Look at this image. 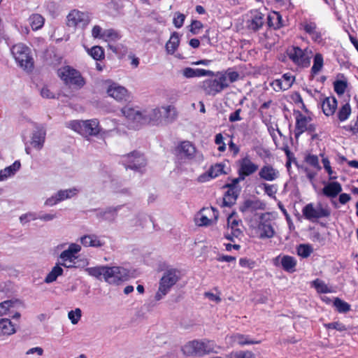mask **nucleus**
<instances>
[{"mask_svg": "<svg viewBox=\"0 0 358 358\" xmlns=\"http://www.w3.org/2000/svg\"><path fill=\"white\" fill-rule=\"evenodd\" d=\"M215 344L212 341L201 339L189 341L182 348L183 354L190 357H202L214 350Z\"/></svg>", "mask_w": 358, "mask_h": 358, "instance_id": "obj_1", "label": "nucleus"}, {"mask_svg": "<svg viewBox=\"0 0 358 358\" xmlns=\"http://www.w3.org/2000/svg\"><path fill=\"white\" fill-rule=\"evenodd\" d=\"M179 279L180 275L177 270L171 268L166 271L159 280V288L155 296V300L162 299Z\"/></svg>", "mask_w": 358, "mask_h": 358, "instance_id": "obj_2", "label": "nucleus"}, {"mask_svg": "<svg viewBox=\"0 0 358 358\" xmlns=\"http://www.w3.org/2000/svg\"><path fill=\"white\" fill-rule=\"evenodd\" d=\"M252 229L256 236L259 239L272 238L275 234L269 213H262L256 226H254Z\"/></svg>", "mask_w": 358, "mask_h": 358, "instance_id": "obj_3", "label": "nucleus"}, {"mask_svg": "<svg viewBox=\"0 0 358 358\" xmlns=\"http://www.w3.org/2000/svg\"><path fill=\"white\" fill-rule=\"evenodd\" d=\"M99 121L96 119L88 120H73L68 127L82 136H96L99 131Z\"/></svg>", "mask_w": 358, "mask_h": 358, "instance_id": "obj_4", "label": "nucleus"}, {"mask_svg": "<svg viewBox=\"0 0 358 358\" xmlns=\"http://www.w3.org/2000/svg\"><path fill=\"white\" fill-rule=\"evenodd\" d=\"M11 53L18 64L24 69L29 70L33 67V59L31 51L25 44L19 43L11 48Z\"/></svg>", "mask_w": 358, "mask_h": 358, "instance_id": "obj_5", "label": "nucleus"}, {"mask_svg": "<svg viewBox=\"0 0 358 358\" xmlns=\"http://www.w3.org/2000/svg\"><path fill=\"white\" fill-rule=\"evenodd\" d=\"M58 76L66 85H73L78 88L83 87L85 81L80 73L77 70L66 66L58 70Z\"/></svg>", "mask_w": 358, "mask_h": 358, "instance_id": "obj_6", "label": "nucleus"}, {"mask_svg": "<svg viewBox=\"0 0 358 358\" xmlns=\"http://www.w3.org/2000/svg\"><path fill=\"white\" fill-rule=\"evenodd\" d=\"M129 279V271L122 266H106L104 280L114 285H119Z\"/></svg>", "mask_w": 358, "mask_h": 358, "instance_id": "obj_7", "label": "nucleus"}, {"mask_svg": "<svg viewBox=\"0 0 358 358\" xmlns=\"http://www.w3.org/2000/svg\"><path fill=\"white\" fill-rule=\"evenodd\" d=\"M219 217L218 210L214 207L201 209L194 217V222L199 227H208L216 224Z\"/></svg>", "mask_w": 358, "mask_h": 358, "instance_id": "obj_8", "label": "nucleus"}, {"mask_svg": "<svg viewBox=\"0 0 358 358\" xmlns=\"http://www.w3.org/2000/svg\"><path fill=\"white\" fill-rule=\"evenodd\" d=\"M302 213L306 220L315 222L320 218L329 217L331 211L327 206H323L321 203L315 206L310 203L303 208Z\"/></svg>", "mask_w": 358, "mask_h": 358, "instance_id": "obj_9", "label": "nucleus"}, {"mask_svg": "<svg viewBox=\"0 0 358 358\" xmlns=\"http://www.w3.org/2000/svg\"><path fill=\"white\" fill-rule=\"evenodd\" d=\"M313 55L311 50L293 47L288 52L289 58L298 66L307 68L310 66Z\"/></svg>", "mask_w": 358, "mask_h": 358, "instance_id": "obj_10", "label": "nucleus"}, {"mask_svg": "<svg viewBox=\"0 0 358 358\" xmlns=\"http://www.w3.org/2000/svg\"><path fill=\"white\" fill-rule=\"evenodd\" d=\"M90 22L88 13L78 10H71L66 17V24L69 27L84 29Z\"/></svg>", "mask_w": 358, "mask_h": 358, "instance_id": "obj_11", "label": "nucleus"}, {"mask_svg": "<svg viewBox=\"0 0 358 358\" xmlns=\"http://www.w3.org/2000/svg\"><path fill=\"white\" fill-rule=\"evenodd\" d=\"M313 120L312 115L302 114L298 113L296 116V125H295V137L298 138L301 134L306 131H314L315 126L311 123Z\"/></svg>", "mask_w": 358, "mask_h": 358, "instance_id": "obj_12", "label": "nucleus"}, {"mask_svg": "<svg viewBox=\"0 0 358 358\" xmlns=\"http://www.w3.org/2000/svg\"><path fill=\"white\" fill-rule=\"evenodd\" d=\"M217 78H208L202 82L201 88L207 95H215L224 88V75L219 72Z\"/></svg>", "mask_w": 358, "mask_h": 358, "instance_id": "obj_13", "label": "nucleus"}, {"mask_svg": "<svg viewBox=\"0 0 358 358\" xmlns=\"http://www.w3.org/2000/svg\"><path fill=\"white\" fill-rule=\"evenodd\" d=\"M122 162L126 169L141 171L146 165V160L143 155L138 152H133L122 158Z\"/></svg>", "mask_w": 358, "mask_h": 358, "instance_id": "obj_14", "label": "nucleus"}, {"mask_svg": "<svg viewBox=\"0 0 358 358\" xmlns=\"http://www.w3.org/2000/svg\"><path fill=\"white\" fill-rule=\"evenodd\" d=\"M239 180H244L245 177L252 175L259 169V166L253 162L248 155L238 161Z\"/></svg>", "mask_w": 358, "mask_h": 358, "instance_id": "obj_15", "label": "nucleus"}, {"mask_svg": "<svg viewBox=\"0 0 358 358\" xmlns=\"http://www.w3.org/2000/svg\"><path fill=\"white\" fill-rule=\"evenodd\" d=\"M300 29L304 31L311 39L316 43H320L322 40V34L317 28L316 23L309 19H304L300 23Z\"/></svg>", "mask_w": 358, "mask_h": 358, "instance_id": "obj_16", "label": "nucleus"}, {"mask_svg": "<svg viewBox=\"0 0 358 358\" xmlns=\"http://www.w3.org/2000/svg\"><path fill=\"white\" fill-rule=\"evenodd\" d=\"M238 182L239 178H235L231 183L225 185V206L235 203L241 191Z\"/></svg>", "mask_w": 358, "mask_h": 358, "instance_id": "obj_17", "label": "nucleus"}, {"mask_svg": "<svg viewBox=\"0 0 358 358\" xmlns=\"http://www.w3.org/2000/svg\"><path fill=\"white\" fill-rule=\"evenodd\" d=\"M81 246L77 243H71L69 248L64 250L59 255V258L63 261L62 266L66 268H71V264L67 262L73 263L77 258L76 255L80 252Z\"/></svg>", "mask_w": 358, "mask_h": 358, "instance_id": "obj_18", "label": "nucleus"}, {"mask_svg": "<svg viewBox=\"0 0 358 358\" xmlns=\"http://www.w3.org/2000/svg\"><path fill=\"white\" fill-rule=\"evenodd\" d=\"M273 263L275 266H281L286 272L294 273L296 271L297 261L289 255H278L273 259Z\"/></svg>", "mask_w": 358, "mask_h": 358, "instance_id": "obj_19", "label": "nucleus"}, {"mask_svg": "<svg viewBox=\"0 0 358 358\" xmlns=\"http://www.w3.org/2000/svg\"><path fill=\"white\" fill-rule=\"evenodd\" d=\"M108 95L117 101H126L129 98L127 90L115 83H111L106 89Z\"/></svg>", "mask_w": 358, "mask_h": 358, "instance_id": "obj_20", "label": "nucleus"}, {"mask_svg": "<svg viewBox=\"0 0 358 358\" xmlns=\"http://www.w3.org/2000/svg\"><path fill=\"white\" fill-rule=\"evenodd\" d=\"M239 225L240 222L237 220L236 216L230 215L227 217V228L225 238L232 241L234 238L239 237L242 234Z\"/></svg>", "mask_w": 358, "mask_h": 358, "instance_id": "obj_21", "label": "nucleus"}, {"mask_svg": "<svg viewBox=\"0 0 358 358\" xmlns=\"http://www.w3.org/2000/svg\"><path fill=\"white\" fill-rule=\"evenodd\" d=\"M260 179L264 181L273 182L280 178V171L273 165L266 164L261 167L258 173Z\"/></svg>", "mask_w": 358, "mask_h": 358, "instance_id": "obj_22", "label": "nucleus"}, {"mask_svg": "<svg viewBox=\"0 0 358 358\" xmlns=\"http://www.w3.org/2000/svg\"><path fill=\"white\" fill-rule=\"evenodd\" d=\"M294 81V77L290 73H287L283 74L280 78L274 80L271 85L275 91L278 92L290 88Z\"/></svg>", "mask_w": 358, "mask_h": 358, "instance_id": "obj_23", "label": "nucleus"}, {"mask_svg": "<svg viewBox=\"0 0 358 358\" xmlns=\"http://www.w3.org/2000/svg\"><path fill=\"white\" fill-rule=\"evenodd\" d=\"M80 241L86 248H101L105 245L103 238L95 234L84 235L80 238Z\"/></svg>", "mask_w": 358, "mask_h": 358, "instance_id": "obj_24", "label": "nucleus"}, {"mask_svg": "<svg viewBox=\"0 0 358 358\" xmlns=\"http://www.w3.org/2000/svg\"><path fill=\"white\" fill-rule=\"evenodd\" d=\"M248 17V27L254 31L258 30L264 24V15L258 10H250Z\"/></svg>", "mask_w": 358, "mask_h": 358, "instance_id": "obj_25", "label": "nucleus"}, {"mask_svg": "<svg viewBox=\"0 0 358 358\" xmlns=\"http://www.w3.org/2000/svg\"><path fill=\"white\" fill-rule=\"evenodd\" d=\"M121 111L123 115L129 120L138 124H143L144 112H140L139 110L129 106L124 107Z\"/></svg>", "mask_w": 358, "mask_h": 358, "instance_id": "obj_26", "label": "nucleus"}, {"mask_svg": "<svg viewBox=\"0 0 358 358\" xmlns=\"http://www.w3.org/2000/svg\"><path fill=\"white\" fill-rule=\"evenodd\" d=\"M337 107L338 102L334 96L325 97L322 101V109L326 116L334 115Z\"/></svg>", "mask_w": 358, "mask_h": 358, "instance_id": "obj_27", "label": "nucleus"}, {"mask_svg": "<svg viewBox=\"0 0 358 358\" xmlns=\"http://www.w3.org/2000/svg\"><path fill=\"white\" fill-rule=\"evenodd\" d=\"M266 204L259 199H248L240 206V210L243 213L253 212L257 210H264Z\"/></svg>", "mask_w": 358, "mask_h": 358, "instance_id": "obj_28", "label": "nucleus"}, {"mask_svg": "<svg viewBox=\"0 0 358 358\" xmlns=\"http://www.w3.org/2000/svg\"><path fill=\"white\" fill-rule=\"evenodd\" d=\"M162 108H157L149 111H144L143 124L151 122H157L164 120Z\"/></svg>", "mask_w": 358, "mask_h": 358, "instance_id": "obj_29", "label": "nucleus"}, {"mask_svg": "<svg viewBox=\"0 0 358 358\" xmlns=\"http://www.w3.org/2000/svg\"><path fill=\"white\" fill-rule=\"evenodd\" d=\"M45 138V131L42 128H38L34 131L31 143L36 150H41L44 144Z\"/></svg>", "mask_w": 358, "mask_h": 358, "instance_id": "obj_30", "label": "nucleus"}, {"mask_svg": "<svg viewBox=\"0 0 358 358\" xmlns=\"http://www.w3.org/2000/svg\"><path fill=\"white\" fill-rule=\"evenodd\" d=\"M178 154L181 158L191 159L195 154V148L189 141L182 142L178 146Z\"/></svg>", "mask_w": 358, "mask_h": 358, "instance_id": "obj_31", "label": "nucleus"}, {"mask_svg": "<svg viewBox=\"0 0 358 358\" xmlns=\"http://www.w3.org/2000/svg\"><path fill=\"white\" fill-rule=\"evenodd\" d=\"M342 191V187L338 182L327 183L322 189L323 194L330 198L336 197Z\"/></svg>", "mask_w": 358, "mask_h": 358, "instance_id": "obj_32", "label": "nucleus"}, {"mask_svg": "<svg viewBox=\"0 0 358 358\" xmlns=\"http://www.w3.org/2000/svg\"><path fill=\"white\" fill-rule=\"evenodd\" d=\"M20 161H15L13 164L0 171V181H4L8 178L14 176L20 169Z\"/></svg>", "mask_w": 358, "mask_h": 358, "instance_id": "obj_33", "label": "nucleus"}, {"mask_svg": "<svg viewBox=\"0 0 358 358\" xmlns=\"http://www.w3.org/2000/svg\"><path fill=\"white\" fill-rule=\"evenodd\" d=\"M16 326L9 319L3 318L0 320V333L6 336L13 335L16 332Z\"/></svg>", "mask_w": 358, "mask_h": 358, "instance_id": "obj_34", "label": "nucleus"}, {"mask_svg": "<svg viewBox=\"0 0 358 358\" xmlns=\"http://www.w3.org/2000/svg\"><path fill=\"white\" fill-rule=\"evenodd\" d=\"M120 209V206L108 207L105 210H99L96 215L99 218L104 220L113 221L117 215V211Z\"/></svg>", "mask_w": 358, "mask_h": 358, "instance_id": "obj_35", "label": "nucleus"}, {"mask_svg": "<svg viewBox=\"0 0 358 358\" xmlns=\"http://www.w3.org/2000/svg\"><path fill=\"white\" fill-rule=\"evenodd\" d=\"M324 66V58L322 54L316 53L313 58V64L310 69V78L313 80L317 75Z\"/></svg>", "mask_w": 358, "mask_h": 358, "instance_id": "obj_36", "label": "nucleus"}, {"mask_svg": "<svg viewBox=\"0 0 358 358\" xmlns=\"http://www.w3.org/2000/svg\"><path fill=\"white\" fill-rule=\"evenodd\" d=\"M352 113L350 104L348 102L342 103L336 113V117L341 122L348 120Z\"/></svg>", "mask_w": 358, "mask_h": 358, "instance_id": "obj_37", "label": "nucleus"}, {"mask_svg": "<svg viewBox=\"0 0 358 358\" xmlns=\"http://www.w3.org/2000/svg\"><path fill=\"white\" fill-rule=\"evenodd\" d=\"M338 79L334 82V90L338 95H343L348 87V80L343 74H338Z\"/></svg>", "mask_w": 358, "mask_h": 358, "instance_id": "obj_38", "label": "nucleus"}, {"mask_svg": "<svg viewBox=\"0 0 358 358\" xmlns=\"http://www.w3.org/2000/svg\"><path fill=\"white\" fill-rule=\"evenodd\" d=\"M162 109L165 122H171L176 118L177 110L173 105L162 106Z\"/></svg>", "mask_w": 358, "mask_h": 358, "instance_id": "obj_39", "label": "nucleus"}, {"mask_svg": "<svg viewBox=\"0 0 358 358\" xmlns=\"http://www.w3.org/2000/svg\"><path fill=\"white\" fill-rule=\"evenodd\" d=\"M231 342L234 344L238 345H250V344H257L259 341L252 340L248 336L242 334H234L230 337Z\"/></svg>", "mask_w": 358, "mask_h": 358, "instance_id": "obj_40", "label": "nucleus"}, {"mask_svg": "<svg viewBox=\"0 0 358 358\" xmlns=\"http://www.w3.org/2000/svg\"><path fill=\"white\" fill-rule=\"evenodd\" d=\"M107 266H99L94 267H88L85 269V272L90 276L96 278H100L101 276L105 278V273Z\"/></svg>", "mask_w": 358, "mask_h": 358, "instance_id": "obj_41", "label": "nucleus"}, {"mask_svg": "<svg viewBox=\"0 0 358 358\" xmlns=\"http://www.w3.org/2000/svg\"><path fill=\"white\" fill-rule=\"evenodd\" d=\"M29 22L31 29L37 31L43 27L45 19L39 14H33L29 17Z\"/></svg>", "mask_w": 358, "mask_h": 358, "instance_id": "obj_42", "label": "nucleus"}, {"mask_svg": "<svg viewBox=\"0 0 358 358\" xmlns=\"http://www.w3.org/2000/svg\"><path fill=\"white\" fill-rule=\"evenodd\" d=\"M180 43V39L178 34L173 33L169 41L166 44V50L169 54H173L176 50Z\"/></svg>", "mask_w": 358, "mask_h": 358, "instance_id": "obj_43", "label": "nucleus"}, {"mask_svg": "<svg viewBox=\"0 0 358 358\" xmlns=\"http://www.w3.org/2000/svg\"><path fill=\"white\" fill-rule=\"evenodd\" d=\"M63 274V268L58 264H56L45 278V282L51 283L55 282L57 278Z\"/></svg>", "mask_w": 358, "mask_h": 358, "instance_id": "obj_44", "label": "nucleus"}, {"mask_svg": "<svg viewBox=\"0 0 358 358\" xmlns=\"http://www.w3.org/2000/svg\"><path fill=\"white\" fill-rule=\"evenodd\" d=\"M313 248L310 244H300L296 248L297 255L302 258H308L313 252Z\"/></svg>", "mask_w": 358, "mask_h": 358, "instance_id": "obj_45", "label": "nucleus"}, {"mask_svg": "<svg viewBox=\"0 0 358 358\" xmlns=\"http://www.w3.org/2000/svg\"><path fill=\"white\" fill-rule=\"evenodd\" d=\"M79 192V189L76 187H73L66 189H62L58 191L57 196L59 197L60 201H64L68 199H71L76 196Z\"/></svg>", "mask_w": 358, "mask_h": 358, "instance_id": "obj_46", "label": "nucleus"}, {"mask_svg": "<svg viewBox=\"0 0 358 358\" xmlns=\"http://www.w3.org/2000/svg\"><path fill=\"white\" fill-rule=\"evenodd\" d=\"M88 54L95 60H101L104 58V50L101 46L96 45L92 48H87Z\"/></svg>", "mask_w": 358, "mask_h": 358, "instance_id": "obj_47", "label": "nucleus"}, {"mask_svg": "<svg viewBox=\"0 0 358 358\" xmlns=\"http://www.w3.org/2000/svg\"><path fill=\"white\" fill-rule=\"evenodd\" d=\"M120 38L119 34L113 29H105L103 39L105 41H116Z\"/></svg>", "mask_w": 358, "mask_h": 358, "instance_id": "obj_48", "label": "nucleus"}, {"mask_svg": "<svg viewBox=\"0 0 358 358\" xmlns=\"http://www.w3.org/2000/svg\"><path fill=\"white\" fill-rule=\"evenodd\" d=\"M313 286L315 288L317 292L320 293H329L331 292V289L324 283V281L316 279L312 282Z\"/></svg>", "mask_w": 358, "mask_h": 358, "instance_id": "obj_49", "label": "nucleus"}, {"mask_svg": "<svg viewBox=\"0 0 358 358\" xmlns=\"http://www.w3.org/2000/svg\"><path fill=\"white\" fill-rule=\"evenodd\" d=\"M334 306L339 313H347L350 310V306L347 302L336 298L334 301Z\"/></svg>", "mask_w": 358, "mask_h": 358, "instance_id": "obj_50", "label": "nucleus"}, {"mask_svg": "<svg viewBox=\"0 0 358 358\" xmlns=\"http://www.w3.org/2000/svg\"><path fill=\"white\" fill-rule=\"evenodd\" d=\"M204 296L211 302L218 303L222 301V293L217 289L205 292Z\"/></svg>", "mask_w": 358, "mask_h": 358, "instance_id": "obj_51", "label": "nucleus"}, {"mask_svg": "<svg viewBox=\"0 0 358 358\" xmlns=\"http://www.w3.org/2000/svg\"><path fill=\"white\" fill-rule=\"evenodd\" d=\"M15 303L16 301L12 300L1 302L0 303V315H8Z\"/></svg>", "mask_w": 358, "mask_h": 358, "instance_id": "obj_52", "label": "nucleus"}, {"mask_svg": "<svg viewBox=\"0 0 358 358\" xmlns=\"http://www.w3.org/2000/svg\"><path fill=\"white\" fill-rule=\"evenodd\" d=\"M82 317V310L79 308H76L68 313V318L71 324H77Z\"/></svg>", "mask_w": 358, "mask_h": 358, "instance_id": "obj_53", "label": "nucleus"}, {"mask_svg": "<svg viewBox=\"0 0 358 358\" xmlns=\"http://www.w3.org/2000/svg\"><path fill=\"white\" fill-rule=\"evenodd\" d=\"M227 358H255V356L250 351H239L231 352Z\"/></svg>", "mask_w": 358, "mask_h": 358, "instance_id": "obj_54", "label": "nucleus"}, {"mask_svg": "<svg viewBox=\"0 0 358 358\" xmlns=\"http://www.w3.org/2000/svg\"><path fill=\"white\" fill-rule=\"evenodd\" d=\"M38 220L37 213L29 212L25 214H22L20 217V221L22 224H24L30 221Z\"/></svg>", "mask_w": 358, "mask_h": 358, "instance_id": "obj_55", "label": "nucleus"}, {"mask_svg": "<svg viewBox=\"0 0 358 358\" xmlns=\"http://www.w3.org/2000/svg\"><path fill=\"white\" fill-rule=\"evenodd\" d=\"M324 327L327 329H336L338 331H344L347 330L345 326L339 322H334L328 324H324Z\"/></svg>", "mask_w": 358, "mask_h": 358, "instance_id": "obj_56", "label": "nucleus"}, {"mask_svg": "<svg viewBox=\"0 0 358 358\" xmlns=\"http://www.w3.org/2000/svg\"><path fill=\"white\" fill-rule=\"evenodd\" d=\"M208 171L212 172V177L215 178L224 171V165L222 164H215L210 167Z\"/></svg>", "mask_w": 358, "mask_h": 358, "instance_id": "obj_57", "label": "nucleus"}, {"mask_svg": "<svg viewBox=\"0 0 358 358\" xmlns=\"http://www.w3.org/2000/svg\"><path fill=\"white\" fill-rule=\"evenodd\" d=\"M264 191L270 197H275L277 192V187L275 185H270L268 183L263 184Z\"/></svg>", "mask_w": 358, "mask_h": 358, "instance_id": "obj_58", "label": "nucleus"}, {"mask_svg": "<svg viewBox=\"0 0 358 358\" xmlns=\"http://www.w3.org/2000/svg\"><path fill=\"white\" fill-rule=\"evenodd\" d=\"M305 161L307 164H310V166H313L314 168L320 169V166L319 164V159H318L317 156L314 155H308L306 157Z\"/></svg>", "mask_w": 358, "mask_h": 358, "instance_id": "obj_59", "label": "nucleus"}, {"mask_svg": "<svg viewBox=\"0 0 358 358\" xmlns=\"http://www.w3.org/2000/svg\"><path fill=\"white\" fill-rule=\"evenodd\" d=\"M37 217H38V220H40L43 222H50L57 217V214L40 212V213H37Z\"/></svg>", "mask_w": 358, "mask_h": 358, "instance_id": "obj_60", "label": "nucleus"}, {"mask_svg": "<svg viewBox=\"0 0 358 358\" xmlns=\"http://www.w3.org/2000/svg\"><path fill=\"white\" fill-rule=\"evenodd\" d=\"M104 30L99 25H94L92 29V36L94 38L103 39Z\"/></svg>", "mask_w": 358, "mask_h": 358, "instance_id": "obj_61", "label": "nucleus"}, {"mask_svg": "<svg viewBox=\"0 0 358 358\" xmlns=\"http://www.w3.org/2000/svg\"><path fill=\"white\" fill-rule=\"evenodd\" d=\"M185 16L182 13H176L175 17H173V24L176 28H180L184 23Z\"/></svg>", "mask_w": 358, "mask_h": 358, "instance_id": "obj_62", "label": "nucleus"}, {"mask_svg": "<svg viewBox=\"0 0 358 358\" xmlns=\"http://www.w3.org/2000/svg\"><path fill=\"white\" fill-rule=\"evenodd\" d=\"M203 24L198 20H194L192 21L191 25H190V31L193 34H197L199 32V30L202 29Z\"/></svg>", "mask_w": 358, "mask_h": 358, "instance_id": "obj_63", "label": "nucleus"}, {"mask_svg": "<svg viewBox=\"0 0 358 358\" xmlns=\"http://www.w3.org/2000/svg\"><path fill=\"white\" fill-rule=\"evenodd\" d=\"M59 202H61L60 199L57 196V193H56L50 198L47 199L44 204L46 206H53Z\"/></svg>", "mask_w": 358, "mask_h": 358, "instance_id": "obj_64", "label": "nucleus"}]
</instances>
